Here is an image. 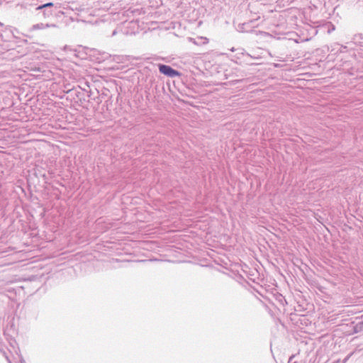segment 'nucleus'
<instances>
[{
    "label": "nucleus",
    "instance_id": "2",
    "mask_svg": "<svg viewBox=\"0 0 363 363\" xmlns=\"http://www.w3.org/2000/svg\"><path fill=\"white\" fill-rule=\"evenodd\" d=\"M159 70L162 74L170 77H174L179 75L178 71L172 69L170 66L165 65H160Z\"/></svg>",
    "mask_w": 363,
    "mask_h": 363
},
{
    "label": "nucleus",
    "instance_id": "1",
    "mask_svg": "<svg viewBox=\"0 0 363 363\" xmlns=\"http://www.w3.org/2000/svg\"><path fill=\"white\" fill-rule=\"evenodd\" d=\"M52 3H47L38 6L35 9L37 11H41L44 18H48L53 15L54 11L52 9Z\"/></svg>",
    "mask_w": 363,
    "mask_h": 363
},
{
    "label": "nucleus",
    "instance_id": "6",
    "mask_svg": "<svg viewBox=\"0 0 363 363\" xmlns=\"http://www.w3.org/2000/svg\"><path fill=\"white\" fill-rule=\"evenodd\" d=\"M3 24L0 22V26H2Z\"/></svg>",
    "mask_w": 363,
    "mask_h": 363
},
{
    "label": "nucleus",
    "instance_id": "3",
    "mask_svg": "<svg viewBox=\"0 0 363 363\" xmlns=\"http://www.w3.org/2000/svg\"><path fill=\"white\" fill-rule=\"evenodd\" d=\"M57 26L55 24H49V23H39L34 24L31 28L30 30H43L47 28H56Z\"/></svg>",
    "mask_w": 363,
    "mask_h": 363
},
{
    "label": "nucleus",
    "instance_id": "4",
    "mask_svg": "<svg viewBox=\"0 0 363 363\" xmlns=\"http://www.w3.org/2000/svg\"><path fill=\"white\" fill-rule=\"evenodd\" d=\"M247 23H243L242 25L239 26V28H238V30H239L240 31H242V32L245 31V26H247Z\"/></svg>",
    "mask_w": 363,
    "mask_h": 363
},
{
    "label": "nucleus",
    "instance_id": "5",
    "mask_svg": "<svg viewBox=\"0 0 363 363\" xmlns=\"http://www.w3.org/2000/svg\"><path fill=\"white\" fill-rule=\"evenodd\" d=\"M352 353H351V354H348V355L345 357V359H344L343 363H345V362L349 359V358L351 357V355H352Z\"/></svg>",
    "mask_w": 363,
    "mask_h": 363
}]
</instances>
